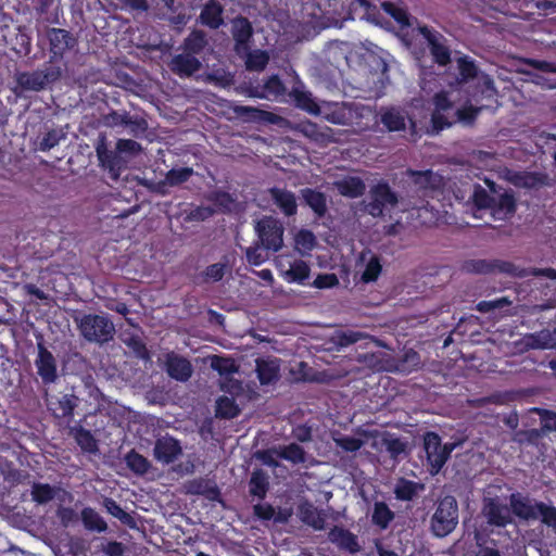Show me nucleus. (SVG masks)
I'll return each mask as SVG.
<instances>
[{
	"mask_svg": "<svg viewBox=\"0 0 556 556\" xmlns=\"http://www.w3.org/2000/svg\"><path fill=\"white\" fill-rule=\"evenodd\" d=\"M455 445L453 443L442 444L441 437L433 431L424 435V451L431 473H438L445 465Z\"/></svg>",
	"mask_w": 556,
	"mask_h": 556,
	"instance_id": "423d86ee",
	"label": "nucleus"
},
{
	"mask_svg": "<svg viewBox=\"0 0 556 556\" xmlns=\"http://www.w3.org/2000/svg\"><path fill=\"white\" fill-rule=\"evenodd\" d=\"M128 118V112L124 111L119 113L117 111H111L106 115L103 116V122L109 127H117L124 126L126 124V119Z\"/></svg>",
	"mask_w": 556,
	"mask_h": 556,
	"instance_id": "774afa93",
	"label": "nucleus"
},
{
	"mask_svg": "<svg viewBox=\"0 0 556 556\" xmlns=\"http://www.w3.org/2000/svg\"><path fill=\"white\" fill-rule=\"evenodd\" d=\"M201 68V62L195 55L190 53H180L173 56L170 70L179 77H189Z\"/></svg>",
	"mask_w": 556,
	"mask_h": 556,
	"instance_id": "4be33fe9",
	"label": "nucleus"
},
{
	"mask_svg": "<svg viewBox=\"0 0 556 556\" xmlns=\"http://www.w3.org/2000/svg\"><path fill=\"white\" fill-rule=\"evenodd\" d=\"M77 406V397L73 394H65L59 400V409L61 416L64 418H71L74 415V410Z\"/></svg>",
	"mask_w": 556,
	"mask_h": 556,
	"instance_id": "680f3d73",
	"label": "nucleus"
},
{
	"mask_svg": "<svg viewBox=\"0 0 556 556\" xmlns=\"http://www.w3.org/2000/svg\"><path fill=\"white\" fill-rule=\"evenodd\" d=\"M511 517L508 514H503L493 500L489 498V525L505 527L511 523Z\"/></svg>",
	"mask_w": 556,
	"mask_h": 556,
	"instance_id": "603ef678",
	"label": "nucleus"
},
{
	"mask_svg": "<svg viewBox=\"0 0 556 556\" xmlns=\"http://www.w3.org/2000/svg\"><path fill=\"white\" fill-rule=\"evenodd\" d=\"M370 201L366 205V212L372 217H381L386 206H395L399 202L397 194L390 185L381 180L369 190Z\"/></svg>",
	"mask_w": 556,
	"mask_h": 556,
	"instance_id": "0eeeda50",
	"label": "nucleus"
},
{
	"mask_svg": "<svg viewBox=\"0 0 556 556\" xmlns=\"http://www.w3.org/2000/svg\"><path fill=\"white\" fill-rule=\"evenodd\" d=\"M103 505L106 511L113 517L117 518L123 525H126L130 528L136 526L135 519L131 517V515L125 511L114 500L105 498Z\"/></svg>",
	"mask_w": 556,
	"mask_h": 556,
	"instance_id": "c03bdc74",
	"label": "nucleus"
},
{
	"mask_svg": "<svg viewBox=\"0 0 556 556\" xmlns=\"http://www.w3.org/2000/svg\"><path fill=\"white\" fill-rule=\"evenodd\" d=\"M301 519L304 523L311 526L315 530H324L326 526V514L323 510L317 509L312 504H304L300 506Z\"/></svg>",
	"mask_w": 556,
	"mask_h": 556,
	"instance_id": "c756f323",
	"label": "nucleus"
},
{
	"mask_svg": "<svg viewBox=\"0 0 556 556\" xmlns=\"http://www.w3.org/2000/svg\"><path fill=\"white\" fill-rule=\"evenodd\" d=\"M181 454L182 448L180 442L177 439L170 435H165L159 438L155 441L153 447V456L157 462L169 465L174 463Z\"/></svg>",
	"mask_w": 556,
	"mask_h": 556,
	"instance_id": "f8f14e48",
	"label": "nucleus"
},
{
	"mask_svg": "<svg viewBox=\"0 0 556 556\" xmlns=\"http://www.w3.org/2000/svg\"><path fill=\"white\" fill-rule=\"evenodd\" d=\"M336 446L345 452H357L364 445V441L354 437L341 434L333 439Z\"/></svg>",
	"mask_w": 556,
	"mask_h": 556,
	"instance_id": "5fc2aeb1",
	"label": "nucleus"
},
{
	"mask_svg": "<svg viewBox=\"0 0 556 556\" xmlns=\"http://www.w3.org/2000/svg\"><path fill=\"white\" fill-rule=\"evenodd\" d=\"M81 522L86 530L96 532H105L108 530L106 521L92 507H85L80 511Z\"/></svg>",
	"mask_w": 556,
	"mask_h": 556,
	"instance_id": "2f4dec72",
	"label": "nucleus"
},
{
	"mask_svg": "<svg viewBox=\"0 0 556 556\" xmlns=\"http://www.w3.org/2000/svg\"><path fill=\"white\" fill-rule=\"evenodd\" d=\"M458 504L454 496L446 495L434 504L430 517L429 528L437 538H445L452 533L458 525Z\"/></svg>",
	"mask_w": 556,
	"mask_h": 556,
	"instance_id": "7ed1b4c3",
	"label": "nucleus"
},
{
	"mask_svg": "<svg viewBox=\"0 0 556 556\" xmlns=\"http://www.w3.org/2000/svg\"><path fill=\"white\" fill-rule=\"evenodd\" d=\"M75 321L80 334L88 342L102 345L113 340L115 327L105 315L85 314L80 319L75 318Z\"/></svg>",
	"mask_w": 556,
	"mask_h": 556,
	"instance_id": "20e7f679",
	"label": "nucleus"
},
{
	"mask_svg": "<svg viewBox=\"0 0 556 556\" xmlns=\"http://www.w3.org/2000/svg\"><path fill=\"white\" fill-rule=\"evenodd\" d=\"M211 367L219 375H228L237 371V367L230 358L214 356L211 362Z\"/></svg>",
	"mask_w": 556,
	"mask_h": 556,
	"instance_id": "052dcab7",
	"label": "nucleus"
},
{
	"mask_svg": "<svg viewBox=\"0 0 556 556\" xmlns=\"http://www.w3.org/2000/svg\"><path fill=\"white\" fill-rule=\"evenodd\" d=\"M268 63V55L264 51L250 53L247 59V68L251 71H263Z\"/></svg>",
	"mask_w": 556,
	"mask_h": 556,
	"instance_id": "bf43d9fd",
	"label": "nucleus"
},
{
	"mask_svg": "<svg viewBox=\"0 0 556 556\" xmlns=\"http://www.w3.org/2000/svg\"><path fill=\"white\" fill-rule=\"evenodd\" d=\"M295 242L304 250L312 251L316 245V238L311 230L302 229L298 232Z\"/></svg>",
	"mask_w": 556,
	"mask_h": 556,
	"instance_id": "0e129e2a",
	"label": "nucleus"
},
{
	"mask_svg": "<svg viewBox=\"0 0 556 556\" xmlns=\"http://www.w3.org/2000/svg\"><path fill=\"white\" fill-rule=\"evenodd\" d=\"M289 97L298 109L313 115L320 113V108L314 100L312 92L304 90L303 83L300 79H296L295 85L289 92Z\"/></svg>",
	"mask_w": 556,
	"mask_h": 556,
	"instance_id": "aec40b11",
	"label": "nucleus"
},
{
	"mask_svg": "<svg viewBox=\"0 0 556 556\" xmlns=\"http://www.w3.org/2000/svg\"><path fill=\"white\" fill-rule=\"evenodd\" d=\"M358 116V105L356 103L342 102L329 108L325 119L334 125H351L353 119Z\"/></svg>",
	"mask_w": 556,
	"mask_h": 556,
	"instance_id": "a211bd4d",
	"label": "nucleus"
},
{
	"mask_svg": "<svg viewBox=\"0 0 556 556\" xmlns=\"http://www.w3.org/2000/svg\"><path fill=\"white\" fill-rule=\"evenodd\" d=\"M338 192L346 198L356 199L362 197L366 191V185L361 177L346 176L334 182Z\"/></svg>",
	"mask_w": 556,
	"mask_h": 556,
	"instance_id": "393cba45",
	"label": "nucleus"
},
{
	"mask_svg": "<svg viewBox=\"0 0 556 556\" xmlns=\"http://www.w3.org/2000/svg\"><path fill=\"white\" fill-rule=\"evenodd\" d=\"M215 211L211 206L199 205L191 208L185 216V222H204L214 215Z\"/></svg>",
	"mask_w": 556,
	"mask_h": 556,
	"instance_id": "13d9d810",
	"label": "nucleus"
},
{
	"mask_svg": "<svg viewBox=\"0 0 556 556\" xmlns=\"http://www.w3.org/2000/svg\"><path fill=\"white\" fill-rule=\"evenodd\" d=\"M301 131L308 138L324 142L329 141V135L325 131H321L317 124L313 122H305L301 125Z\"/></svg>",
	"mask_w": 556,
	"mask_h": 556,
	"instance_id": "4d7b16f0",
	"label": "nucleus"
},
{
	"mask_svg": "<svg viewBox=\"0 0 556 556\" xmlns=\"http://www.w3.org/2000/svg\"><path fill=\"white\" fill-rule=\"evenodd\" d=\"M367 337L365 332L348 329L337 333V343L339 346L346 348Z\"/></svg>",
	"mask_w": 556,
	"mask_h": 556,
	"instance_id": "864d4df0",
	"label": "nucleus"
},
{
	"mask_svg": "<svg viewBox=\"0 0 556 556\" xmlns=\"http://www.w3.org/2000/svg\"><path fill=\"white\" fill-rule=\"evenodd\" d=\"M509 509L514 516L523 521H533L541 517L543 523L556 520V507L531 498L519 492L509 496Z\"/></svg>",
	"mask_w": 556,
	"mask_h": 556,
	"instance_id": "f03ea898",
	"label": "nucleus"
},
{
	"mask_svg": "<svg viewBox=\"0 0 556 556\" xmlns=\"http://www.w3.org/2000/svg\"><path fill=\"white\" fill-rule=\"evenodd\" d=\"M268 193L274 204L288 217L293 216L298 212L295 194L287 189L273 187Z\"/></svg>",
	"mask_w": 556,
	"mask_h": 556,
	"instance_id": "412c9836",
	"label": "nucleus"
},
{
	"mask_svg": "<svg viewBox=\"0 0 556 556\" xmlns=\"http://www.w3.org/2000/svg\"><path fill=\"white\" fill-rule=\"evenodd\" d=\"M165 369L170 378L180 382L188 381L193 374L191 362L175 352L166 354Z\"/></svg>",
	"mask_w": 556,
	"mask_h": 556,
	"instance_id": "ddd939ff",
	"label": "nucleus"
},
{
	"mask_svg": "<svg viewBox=\"0 0 556 556\" xmlns=\"http://www.w3.org/2000/svg\"><path fill=\"white\" fill-rule=\"evenodd\" d=\"M235 112L240 116H244L251 121L276 123L278 119V116L271 112L248 105L237 106Z\"/></svg>",
	"mask_w": 556,
	"mask_h": 556,
	"instance_id": "e433bc0d",
	"label": "nucleus"
},
{
	"mask_svg": "<svg viewBox=\"0 0 556 556\" xmlns=\"http://www.w3.org/2000/svg\"><path fill=\"white\" fill-rule=\"evenodd\" d=\"M280 366L277 359L256 361V375L261 384L267 386L279 379Z\"/></svg>",
	"mask_w": 556,
	"mask_h": 556,
	"instance_id": "a878e982",
	"label": "nucleus"
},
{
	"mask_svg": "<svg viewBox=\"0 0 556 556\" xmlns=\"http://www.w3.org/2000/svg\"><path fill=\"white\" fill-rule=\"evenodd\" d=\"M207 45L206 36L203 30H192L184 40V50L187 53L200 54Z\"/></svg>",
	"mask_w": 556,
	"mask_h": 556,
	"instance_id": "c9c22d12",
	"label": "nucleus"
},
{
	"mask_svg": "<svg viewBox=\"0 0 556 556\" xmlns=\"http://www.w3.org/2000/svg\"><path fill=\"white\" fill-rule=\"evenodd\" d=\"M459 79L468 81L477 77L478 70L475 62L467 55H463L457 60Z\"/></svg>",
	"mask_w": 556,
	"mask_h": 556,
	"instance_id": "3c124183",
	"label": "nucleus"
},
{
	"mask_svg": "<svg viewBox=\"0 0 556 556\" xmlns=\"http://www.w3.org/2000/svg\"><path fill=\"white\" fill-rule=\"evenodd\" d=\"M269 490V479L267 473L262 469H255L249 480V493L253 497L264 500Z\"/></svg>",
	"mask_w": 556,
	"mask_h": 556,
	"instance_id": "c85d7f7f",
	"label": "nucleus"
},
{
	"mask_svg": "<svg viewBox=\"0 0 556 556\" xmlns=\"http://www.w3.org/2000/svg\"><path fill=\"white\" fill-rule=\"evenodd\" d=\"M240 414V408L232 397L223 395L217 399L215 416L222 419H232Z\"/></svg>",
	"mask_w": 556,
	"mask_h": 556,
	"instance_id": "f704fd0d",
	"label": "nucleus"
},
{
	"mask_svg": "<svg viewBox=\"0 0 556 556\" xmlns=\"http://www.w3.org/2000/svg\"><path fill=\"white\" fill-rule=\"evenodd\" d=\"M70 435L75 440L80 450L85 453L97 454L99 452L98 441L90 430L80 425L70 428Z\"/></svg>",
	"mask_w": 556,
	"mask_h": 556,
	"instance_id": "b1692460",
	"label": "nucleus"
},
{
	"mask_svg": "<svg viewBox=\"0 0 556 556\" xmlns=\"http://www.w3.org/2000/svg\"><path fill=\"white\" fill-rule=\"evenodd\" d=\"M420 365V355L413 349L405 350L399 357L387 359L386 370L392 372L409 374L417 370Z\"/></svg>",
	"mask_w": 556,
	"mask_h": 556,
	"instance_id": "dca6fc26",
	"label": "nucleus"
},
{
	"mask_svg": "<svg viewBox=\"0 0 556 556\" xmlns=\"http://www.w3.org/2000/svg\"><path fill=\"white\" fill-rule=\"evenodd\" d=\"M126 344L128 348H130L135 354L142 358V359H149L150 358V354H149V351L144 344V342L142 341V339L138 336H132L130 337L127 341H126Z\"/></svg>",
	"mask_w": 556,
	"mask_h": 556,
	"instance_id": "e2e57ef3",
	"label": "nucleus"
},
{
	"mask_svg": "<svg viewBox=\"0 0 556 556\" xmlns=\"http://www.w3.org/2000/svg\"><path fill=\"white\" fill-rule=\"evenodd\" d=\"M63 74V68L60 65L45 64L42 70H35L31 72H18L15 74L16 88L21 91H35L39 92L47 89L50 85L60 80Z\"/></svg>",
	"mask_w": 556,
	"mask_h": 556,
	"instance_id": "39448f33",
	"label": "nucleus"
},
{
	"mask_svg": "<svg viewBox=\"0 0 556 556\" xmlns=\"http://www.w3.org/2000/svg\"><path fill=\"white\" fill-rule=\"evenodd\" d=\"M300 194L303 202L314 212L318 218H323L326 215L328 206L327 197L324 192L306 187L300 190Z\"/></svg>",
	"mask_w": 556,
	"mask_h": 556,
	"instance_id": "5701e85b",
	"label": "nucleus"
},
{
	"mask_svg": "<svg viewBox=\"0 0 556 556\" xmlns=\"http://www.w3.org/2000/svg\"><path fill=\"white\" fill-rule=\"evenodd\" d=\"M98 156L101 165L106 168L113 179H117L121 170L125 168V161L118 151L98 150Z\"/></svg>",
	"mask_w": 556,
	"mask_h": 556,
	"instance_id": "cd10ccee",
	"label": "nucleus"
},
{
	"mask_svg": "<svg viewBox=\"0 0 556 556\" xmlns=\"http://www.w3.org/2000/svg\"><path fill=\"white\" fill-rule=\"evenodd\" d=\"M495 273L507 274L511 277H522L523 270L507 261H489V276Z\"/></svg>",
	"mask_w": 556,
	"mask_h": 556,
	"instance_id": "49530a36",
	"label": "nucleus"
},
{
	"mask_svg": "<svg viewBox=\"0 0 556 556\" xmlns=\"http://www.w3.org/2000/svg\"><path fill=\"white\" fill-rule=\"evenodd\" d=\"M55 494V488L49 483L35 482L31 486V498L39 505L51 502Z\"/></svg>",
	"mask_w": 556,
	"mask_h": 556,
	"instance_id": "37998d69",
	"label": "nucleus"
},
{
	"mask_svg": "<svg viewBox=\"0 0 556 556\" xmlns=\"http://www.w3.org/2000/svg\"><path fill=\"white\" fill-rule=\"evenodd\" d=\"M380 122L390 132L401 131L406 127L404 115L395 108L382 110Z\"/></svg>",
	"mask_w": 556,
	"mask_h": 556,
	"instance_id": "7c9ffc66",
	"label": "nucleus"
},
{
	"mask_svg": "<svg viewBox=\"0 0 556 556\" xmlns=\"http://www.w3.org/2000/svg\"><path fill=\"white\" fill-rule=\"evenodd\" d=\"M507 180L517 188L536 189L548 184V176L539 172H508Z\"/></svg>",
	"mask_w": 556,
	"mask_h": 556,
	"instance_id": "2eb2a0df",
	"label": "nucleus"
},
{
	"mask_svg": "<svg viewBox=\"0 0 556 556\" xmlns=\"http://www.w3.org/2000/svg\"><path fill=\"white\" fill-rule=\"evenodd\" d=\"M311 268L303 260H296L291 263L290 268L285 273V279L288 282L303 285L309 277Z\"/></svg>",
	"mask_w": 556,
	"mask_h": 556,
	"instance_id": "72a5a7b5",
	"label": "nucleus"
},
{
	"mask_svg": "<svg viewBox=\"0 0 556 556\" xmlns=\"http://www.w3.org/2000/svg\"><path fill=\"white\" fill-rule=\"evenodd\" d=\"M47 38L50 45V58L47 63L50 65H55L54 62L62 60L66 51L77 46V39L63 28H49Z\"/></svg>",
	"mask_w": 556,
	"mask_h": 556,
	"instance_id": "1a4fd4ad",
	"label": "nucleus"
},
{
	"mask_svg": "<svg viewBox=\"0 0 556 556\" xmlns=\"http://www.w3.org/2000/svg\"><path fill=\"white\" fill-rule=\"evenodd\" d=\"M394 519V513L384 502H376L371 515V521L375 526L384 530Z\"/></svg>",
	"mask_w": 556,
	"mask_h": 556,
	"instance_id": "4c0bfd02",
	"label": "nucleus"
},
{
	"mask_svg": "<svg viewBox=\"0 0 556 556\" xmlns=\"http://www.w3.org/2000/svg\"><path fill=\"white\" fill-rule=\"evenodd\" d=\"M516 212V199L513 193L504 192L498 197L489 194V214L494 219H507Z\"/></svg>",
	"mask_w": 556,
	"mask_h": 556,
	"instance_id": "4468645a",
	"label": "nucleus"
},
{
	"mask_svg": "<svg viewBox=\"0 0 556 556\" xmlns=\"http://www.w3.org/2000/svg\"><path fill=\"white\" fill-rule=\"evenodd\" d=\"M382 271V265L380 262V257L374 255L369 258L368 263L365 266V269L362 274L361 280L364 283H370L378 280L379 276Z\"/></svg>",
	"mask_w": 556,
	"mask_h": 556,
	"instance_id": "09e8293b",
	"label": "nucleus"
},
{
	"mask_svg": "<svg viewBox=\"0 0 556 556\" xmlns=\"http://www.w3.org/2000/svg\"><path fill=\"white\" fill-rule=\"evenodd\" d=\"M382 443L386 446L387 452L390 454V457L393 459H397V457L406 450V443L400 438L389 435L383 438Z\"/></svg>",
	"mask_w": 556,
	"mask_h": 556,
	"instance_id": "6e6d98bb",
	"label": "nucleus"
},
{
	"mask_svg": "<svg viewBox=\"0 0 556 556\" xmlns=\"http://www.w3.org/2000/svg\"><path fill=\"white\" fill-rule=\"evenodd\" d=\"M278 456L281 459L288 460L294 465L303 464L306 460V453L304 448L298 443H290L280 447Z\"/></svg>",
	"mask_w": 556,
	"mask_h": 556,
	"instance_id": "79ce46f5",
	"label": "nucleus"
},
{
	"mask_svg": "<svg viewBox=\"0 0 556 556\" xmlns=\"http://www.w3.org/2000/svg\"><path fill=\"white\" fill-rule=\"evenodd\" d=\"M232 38L235 40V50L237 53L248 52L250 41L253 36V28L247 17H238L232 22Z\"/></svg>",
	"mask_w": 556,
	"mask_h": 556,
	"instance_id": "6ab92c4d",
	"label": "nucleus"
},
{
	"mask_svg": "<svg viewBox=\"0 0 556 556\" xmlns=\"http://www.w3.org/2000/svg\"><path fill=\"white\" fill-rule=\"evenodd\" d=\"M382 10L390 15L400 26H410L409 14L407 10L395 2L383 1L381 3Z\"/></svg>",
	"mask_w": 556,
	"mask_h": 556,
	"instance_id": "a19ab883",
	"label": "nucleus"
},
{
	"mask_svg": "<svg viewBox=\"0 0 556 556\" xmlns=\"http://www.w3.org/2000/svg\"><path fill=\"white\" fill-rule=\"evenodd\" d=\"M530 412L539 415L544 433L556 432V412L541 407H533Z\"/></svg>",
	"mask_w": 556,
	"mask_h": 556,
	"instance_id": "de8ad7c7",
	"label": "nucleus"
},
{
	"mask_svg": "<svg viewBox=\"0 0 556 556\" xmlns=\"http://www.w3.org/2000/svg\"><path fill=\"white\" fill-rule=\"evenodd\" d=\"M207 199L224 213L230 212L231 206L235 203L233 197L229 192L223 190L213 191Z\"/></svg>",
	"mask_w": 556,
	"mask_h": 556,
	"instance_id": "8fccbe9b",
	"label": "nucleus"
},
{
	"mask_svg": "<svg viewBox=\"0 0 556 556\" xmlns=\"http://www.w3.org/2000/svg\"><path fill=\"white\" fill-rule=\"evenodd\" d=\"M125 463L134 473L139 476L146 475L151 468V463L148 458L136 450H131L125 455Z\"/></svg>",
	"mask_w": 556,
	"mask_h": 556,
	"instance_id": "ea45409f",
	"label": "nucleus"
},
{
	"mask_svg": "<svg viewBox=\"0 0 556 556\" xmlns=\"http://www.w3.org/2000/svg\"><path fill=\"white\" fill-rule=\"evenodd\" d=\"M433 111L431 113V127L438 134L453 126L456 122L471 125L476 121L480 109L472 105L455 110L454 102L445 91L437 92L433 97Z\"/></svg>",
	"mask_w": 556,
	"mask_h": 556,
	"instance_id": "f257e3e1",
	"label": "nucleus"
},
{
	"mask_svg": "<svg viewBox=\"0 0 556 556\" xmlns=\"http://www.w3.org/2000/svg\"><path fill=\"white\" fill-rule=\"evenodd\" d=\"M264 250L265 249L263 247H258V245L250 247L245 253L247 261L251 265H255V266L263 264L267 258V254L264 253Z\"/></svg>",
	"mask_w": 556,
	"mask_h": 556,
	"instance_id": "338daca9",
	"label": "nucleus"
},
{
	"mask_svg": "<svg viewBox=\"0 0 556 556\" xmlns=\"http://www.w3.org/2000/svg\"><path fill=\"white\" fill-rule=\"evenodd\" d=\"M200 22L212 29H217L224 23L222 5L215 0H210L200 13Z\"/></svg>",
	"mask_w": 556,
	"mask_h": 556,
	"instance_id": "bb28decb",
	"label": "nucleus"
},
{
	"mask_svg": "<svg viewBox=\"0 0 556 556\" xmlns=\"http://www.w3.org/2000/svg\"><path fill=\"white\" fill-rule=\"evenodd\" d=\"M329 541L339 549L356 554L361 551L357 535L340 526H334L328 533Z\"/></svg>",
	"mask_w": 556,
	"mask_h": 556,
	"instance_id": "f3484780",
	"label": "nucleus"
},
{
	"mask_svg": "<svg viewBox=\"0 0 556 556\" xmlns=\"http://www.w3.org/2000/svg\"><path fill=\"white\" fill-rule=\"evenodd\" d=\"M422 488V484L418 482L401 478L394 488L395 498L400 501H412Z\"/></svg>",
	"mask_w": 556,
	"mask_h": 556,
	"instance_id": "473e14b6",
	"label": "nucleus"
},
{
	"mask_svg": "<svg viewBox=\"0 0 556 556\" xmlns=\"http://www.w3.org/2000/svg\"><path fill=\"white\" fill-rule=\"evenodd\" d=\"M38 354L35 359V366L38 376L45 384L54 383L58 379V366L53 354L46 348L45 343H37Z\"/></svg>",
	"mask_w": 556,
	"mask_h": 556,
	"instance_id": "9b49d317",
	"label": "nucleus"
},
{
	"mask_svg": "<svg viewBox=\"0 0 556 556\" xmlns=\"http://www.w3.org/2000/svg\"><path fill=\"white\" fill-rule=\"evenodd\" d=\"M255 229L265 250L277 252L281 249L283 227L279 220L274 217H264L257 222Z\"/></svg>",
	"mask_w": 556,
	"mask_h": 556,
	"instance_id": "6e6552de",
	"label": "nucleus"
},
{
	"mask_svg": "<svg viewBox=\"0 0 556 556\" xmlns=\"http://www.w3.org/2000/svg\"><path fill=\"white\" fill-rule=\"evenodd\" d=\"M264 93H253L257 98H279L286 94L287 88L278 75L269 76L263 85Z\"/></svg>",
	"mask_w": 556,
	"mask_h": 556,
	"instance_id": "58836bf2",
	"label": "nucleus"
},
{
	"mask_svg": "<svg viewBox=\"0 0 556 556\" xmlns=\"http://www.w3.org/2000/svg\"><path fill=\"white\" fill-rule=\"evenodd\" d=\"M60 140H61V135L58 130H55V129L49 130L48 132H46L43 135L42 139L40 140L39 149L43 152L49 151L52 148H54L55 146H58Z\"/></svg>",
	"mask_w": 556,
	"mask_h": 556,
	"instance_id": "69168bd1",
	"label": "nucleus"
},
{
	"mask_svg": "<svg viewBox=\"0 0 556 556\" xmlns=\"http://www.w3.org/2000/svg\"><path fill=\"white\" fill-rule=\"evenodd\" d=\"M194 174L192 167L172 168L165 175L164 182L170 187L187 182Z\"/></svg>",
	"mask_w": 556,
	"mask_h": 556,
	"instance_id": "a18cd8bd",
	"label": "nucleus"
},
{
	"mask_svg": "<svg viewBox=\"0 0 556 556\" xmlns=\"http://www.w3.org/2000/svg\"><path fill=\"white\" fill-rule=\"evenodd\" d=\"M417 29L419 34L422 35V37L426 39L433 61L440 66H446L450 64L451 50L444 43V36L427 25L418 26Z\"/></svg>",
	"mask_w": 556,
	"mask_h": 556,
	"instance_id": "9d476101",
	"label": "nucleus"
}]
</instances>
